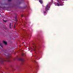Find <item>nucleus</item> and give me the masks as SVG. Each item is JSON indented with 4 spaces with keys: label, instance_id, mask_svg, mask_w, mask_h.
I'll return each instance as SVG.
<instances>
[{
    "label": "nucleus",
    "instance_id": "obj_1",
    "mask_svg": "<svg viewBox=\"0 0 73 73\" xmlns=\"http://www.w3.org/2000/svg\"><path fill=\"white\" fill-rule=\"evenodd\" d=\"M4 54L5 56H7V59H8V61H10V60H9V59L11 58V56L9 55L8 53H7V52H5Z\"/></svg>",
    "mask_w": 73,
    "mask_h": 73
},
{
    "label": "nucleus",
    "instance_id": "obj_2",
    "mask_svg": "<svg viewBox=\"0 0 73 73\" xmlns=\"http://www.w3.org/2000/svg\"><path fill=\"white\" fill-rule=\"evenodd\" d=\"M5 61V60H4V59L0 57V64H2Z\"/></svg>",
    "mask_w": 73,
    "mask_h": 73
},
{
    "label": "nucleus",
    "instance_id": "obj_3",
    "mask_svg": "<svg viewBox=\"0 0 73 73\" xmlns=\"http://www.w3.org/2000/svg\"><path fill=\"white\" fill-rule=\"evenodd\" d=\"M49 8H50V7L48 6V5H47L46 7H45V10L47 12H48V11L49 10Z\"/></svg>",
    "mask_w": 73,
    "mask_h": 73
},
{
    "label": "nucleus",
    "instance_id": "obj_4",
    "mask_svg": "<svg viewBox=\"0 0 73 73\" xmlns=\"http://www.w3.org/2000/svg\"><path fill=\"white\" fill-rule=\"evenodd\" d=\"M19 60L20 61H22V64H24V59L21 58L19 59Z\"/></svg>",
    "mask_w": 73,
    "mask_h": 73
},
{
    "label": "nucleus",
    "instance_id": "obj_5",
    "mask_svg": "<svg viewBox=\"0 0 73 73\" xmlns=\"http://www.w3.org/2000/svg\"><path fill=\"white\" fill-rule=\"evenodd\" d=\"M34 46H33V47L34 48V51H36V45L35 44H34Z\"/></svg>",
    "mask_w": 73,
    "mask_h": 73
},
{
    "label": "nucleus",
    "instance_id": "obj_6",
    "mask_svg": "<svg viewBox=\"0 0 73 73\" xmlns=\"http://www.w3.org/2000/svg\"><path fill=\"white\" fill-rule=\"evenodd\" d=\"M3 43L5 44V45H7V42L5 41H3Z\"/></svg>",
    "mask_w": 73,
    "mask_h": 73
},
{
    "label": "nucleus",
    "instance_id": "obj_7",
    "mask_svg": "<svg viewBox=\"0 0 73 73\" xmlns=\"http://www.w3.org/2000/svg\"><path fill=\"white\" fill-rule=\"evenodd\" d=\"M43 13H44V15H46V11H43Z\"/></svg>",
    "mask_w": 73,
    "mask_h": 73
},
{
    "label": "nucleus",
    "instance_id": "obj_8",
    "mask_svg": "<svg viewBox=\"0 0 73 73\" xmlns=\"http://www.w3.org/2000/svg\"><path fill=\"white\" fill-rule=\"evenodd\" d=\"M39 2H40L41 4H42V1L40 0L39 1Z\"/></svg>",
    "mask_w": 73,
    "mask_h": 73
},
{
    "label": "nucleus",
    "instance_id": "obj_9",
    "mask_svg": "<svg viewBox=\"0 0 73 73\" xmlns=\"http://www.w3.org/2000/svg\"><path fill=\"white\" fill-rule=\"evenodd\" d=\"M9 27L10 28V29H11V23H10V25H9Z\"/></svg>",
    "mask_w": 73,
    "mask_h": 73
},
{
    "label": "nucleus",
    "instance_id": "obj_10",
    "mask_svg": "<svg viewBox=\"0 0 73 73\" xmlns=\"http://www.w3.org/2000/svg\"><path fill=\"white\" fill-rule=\"evenodd\" d=\"M3 21L4 22H5V23H6V22H7V21L6 20H5L4 19H3Z\"/></svg>",
    "mask_w": 73,
    "mask_h": 73
},
{
    "label": "nucleus",
    "instance_id": "obj_11",
    "mask_svg": "<svg viewBox=\"0 0 73 73\" xmlns=\"http://www.w3.org/2000/svg\"><path fill=\"white\" fill-rule=\"evenodd\" d=\"M23 16H24V15H22L21 16V17H23Z\"/></svg>",
    "mask_w": 73,
    "mask_h": 73
},
{
    "label": "nucleus",
    "instance_id": "obj_12",
    "mask_svg": "<svg viewBox=\"0 0 73 73\" xmlns=\"http://www.w3.org/2000/svg\"><path fill=\"white\" fill-rule=\"evenodd\" d=\"M22 56H24V54L23 53H22Z\"/></svg>",
    "mask_w": 73,
    "mask_h": 73
},
{
    "label": "nucleus",
    "instance_id": "obj_13",
    "mask_svg": "<svg viewBox=\"0 0 73 73\" xmlns=\"http://www.w3.org/2000/svg\"><path fill=\"white\" fill-rule=\"evenodd\" d=\"M33 61L35 62H36V61H35V60H33Z\"/></svg>",
    "mask_w": 73,
    "mask_h": 73
},
{
    "label": "nucleus",
    "instance_id": "obj_14",
    "mask_svg": "<svg viewBox=\"0 0 73 73\" xmlns=\"http://www.w3.org/2000/svg\"><path fill=\"white\" fill-rule=\"evenodd\" d=\"M11 1V0H8V1Z\"/></svg>",
    "mask_w": 73,
    "mask_h": 73
},
{
    "label": "nucleus",
    "instance_id": "obj_15",
    "mask_svg": "<svg viewBox=\"0 0 73 73\" xmlns=\"http://www.w3.org/2000/svg\"><path fill=\"white\" fill-rule=\"evenodd\" d=\"M58 6H59V4H58Z\"/></svg>",
    "mask_w": 73,
    "mask_h": 73
},
{
    "label": "nucleus",
    "instance_id": "obj_16",
    "mask_svg": "<svg viewBox=\"0 0 73 73\" xmlns=\"http://www.w3.org/2000/svg\"><path fill=\"white\" fill-rule=\"evenodd\" d=\"M26 7H27V5H26Z\"/></svg>",
    "mask_w": 73,
    "mask_h": 73
},
{
    "label": "nucleus",
    "instance_id": "obj_17",
    "mask_svg": "<svg viewBox=\"0 0 73 73\" xmlns=\"http://www.w3.org/2000/svg\"><path fill=\"white\" fill-rule=\"evenodd\" d=\"M32 52V50H31Z\"/></svg>",
    "mask_w": 73,
    "mask_h": 73
},
{
    "label": "nucleus",
    "instance_id": "obj_18",
    "mask_svg": "<svg viewBox=\"0 0 73 73\" xmlns=\"http://www.w3.org/2000/svg\"><path fill=\"white\" fill-rule=\"evenodd\" d=\"M15 19H16V18H15Z\"/></svg>",
    "mask_w": 73,
    "mask_h": 73
},
{
    "label": "nucleus",
    "instance_id": "obj_19",
    "mask_svg": "<svg viewBox=\"0 0 73 73\" xmlns=\"http://www.w3.org/2000/svg\"><path fill=\"white\" fill-rule=\"evenodd\" d=\"M31 49H32V48H31Z\"/></svg>",
    "mask_w": 73,
    "mask_h": 73
}]
</instances>
